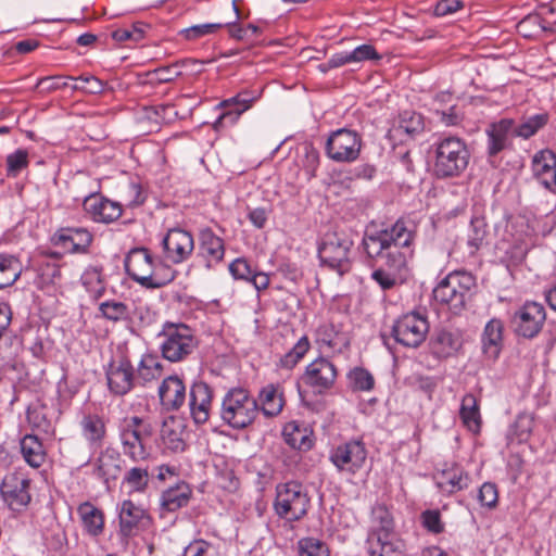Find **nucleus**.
Masks as SVG:
<instances>
[{
	"label": "nucleus",
	"instance_id": "nucleus-1",
	"mask_svg": "<svg viewBox=\"0 0 556 556\" xmlns=\"http://www.w3.org/2000/svg\"><path fill=\"white\" fill-rule=\"evenodd\" d=\"M414 241V232L406 223L399 219L393 225L377 229L367 228L363 236L362 247L366 256L380 268L403 275L406 268V253Z\"/></svg>",
	"mask_w": 556,
	"mask_h": 556
},
{
	"label": "nucleus",
	"instance_id": "nucleus-2",
	"mask_svg": "<svg viewBox=\"0 0 556 556\" xmlns=\"http://www.w3.org/2000/svg\"><path fill=\"white\" fill-rule=\"evenodd\" d=\"M433 172L438 178L459 177L467 168L470 151L464 139L456 136H445L433 143Z\"/></svg>",
	"mask_w": 556,
	"mask_h": 556
},
{
	"label": "nucleus",
	"instance_id": "nucleus-3",
	"mask_svg": "<svg viewBox=\"0 0 556 556\" xmlns=\"http://www.w3.org/2000/svg\"><path fill=\"white\" fill-rule=\"evenodd\" d=\"M374 526L367 536V551L370 556H402L404 542L394 533L393 518L386 507L374 509Z\"/></svg>",
	"mask_w": 556,
	"mask_h": 556
},
{
	"label": "nucleus",
	"instance_id": "nucleus-4",
	"mask_svg": "<svg viewBox=\"0 0 556 556\" xmlns=\"http://www.w3.org/2000/svg\"><path fill=\"white\" fill-rule=\"evenodd\" d=\"M258 413V402L247 389L232 388L223 397L220 418L235 430L248 428L255 420Z\"/></svg>",
	"mask_w": 556,
	"mask_h": 556
},
{
	"label": "nucleus",
	"instance_id": "nucleus-5",
	"mask_svg": "<svg viewBox=\"0 0 556 556\" xmlns=\"http://www.w3.org/2000/svg\"><path fill=\"white\" fill-rule=\"evenodd\" d=\"M353 244V230L336 227L323 237L318 247V257L324 265L342 275L349 270V254Z\"/></svg>",
	"mask_w": 556,
	"mask_h": 556
},
{
	"label": "nucleus",
	"instance_id": "nucleus-6",
	"mask_svg": "<svg viewBox=\"0 0 556 556\" xmlns=\"http://www.w3.org/2000/svg\"><path fill=\"white\" fill-rule=\"evenodd\" d=\"M157 337L161 354L170 363L185 361L198 346L193 329L182 323H165Z\"/></svg>",
	"mask_w": 556,
	"mask_h": 556
},
{
	"label": "nucleus",
	"instance_id": "nucleus-7",
	"mask_svg": "<svg viewBox=\"0 0 556 556\" xmlns=\"http://www.w3.org/2000/svg\"><path fill=\"white\" fill-rule=\"evenodd\" d=\"M476 287L475 277L467 271H453L444 277L433 289V298L444 304L453 314H459Z\"/></svg>",
	"mask_w": 556,
	"mask_h": 556
},
{
	"label": "nucleus",
	"instance_id": "nucleus-8",
	"mask_svg": "<svg viewBox=\"0 0 556 556\" xmlns=\"http://www.w3.org/2000/svg\"><path fill=\"white\" fill-rule=\"evenodd\" d=\"M311 498L307 490L299 481L278 483L274 509L276 514L288 521H299L308 511Z\"/></svg>",
	"mask_w": 556,
	"mask_h": 556
},
{
	"label": "nucleus",
	"instance_id": "nucleus-9",
	"mask_svg": "<svg viewBox=\"0 0 556 556\" xmlns=\"http://www.w3.org/2000/svg\"><path fill=\"white\" fill-rule=\"evenodd\" d=\"M124 266L132 280L148 289L162 288L174 279L172 271L164 278H159L154 274L153 257L146 248L130 250L125 258Z\"/></svg>",
	"mask_w": 556,
	"mask_h": 556
},
{
	"label": "nucleus",
	"instance_id": "nucleus-10",
	"mask_svg": "<svg viewBox=\"0 0 556 556\" xmlns=\"http://www.w3.org/2000/svg\"><path fill=\"white\" fill-rule=\"evenodd\" d=\"M152 429L142 418L132 416L124 419L119 427V439L124 455L132 462L146 460L149 457L147 440L151 437Z\"/></svg>",
	"mask_w": 556,
	"mask_h": 556
},
{
	"label": "nucleus",
	"instance_id": "nucleus-11",
	"mask_svg": "<svg viewBox=\"0 0 556 556\" xmlns=\"http://www.w3.org/2000/svg\"><path fill=\"white\" fill-rule=\"evenodd\" d=\"M363 138L359 132L350 128L332 130L325 144L326 155L336 163H353L359 159Z\"/></svg>",
	"mask_w": 556,
	"mask_h": 556
},
{
	"label": "nucleus",
	"instance_id": "nucleus-12",
	"mask_svg": "<svg viewBox=\"0 0 556 556\" xmlns=\"http://www.w3.org/2000/svg\"><path fill=\"white\" fill-rule=\"evenodd\" d=\"M546 312L541 303L527 301L510 318V326L517 337L533 339L542 331Z\"/></svg>",
	"mask_w": 556,
	"mask_h": 556
},
{
	"label": "nucleus",
	"instance_id": "nucleus-13",
	"mask_svg": "<svg viewBox=\"0 0 556 556\" xmlns=\"http://www.w3.org/2000/svg\"><path fill=\"white\" fill-rule=\"evenodd\" d=\"M429 331L425 316L412 312L400 317L392 327V336L396 342L406 348H418Z\"/></svg>",
	"mask_w": 556,
	"mask_h": 556
},
{
	"label": "nucleus",
	"instance_id": "nucleus-14",
	"mask_svg": "<svg viewBox=\"0 0 556 556\" xmlns=\"http://www.w3.org/2000/svg\"><path fill=\"white\" fill-rule=\"evenodd\" d=\"M118 535L124 542L150 528L152 519L148 511L130 500H125L118 506Z\"/></svg>",
	"mask_w": 556,
	"mask_h": 556
},
{
	"label": "nucleus",
	"instance_id": "nucleus-15",
	"mask_svg": "<svg viewBox=\"0 0 556 556\" xmlns=\"http://www.w3.org/2000/svg\"><path fill=\"white\" fill-rule=\"evenodd\" d=\"M329 459L339 471L354 475L365 465L367 450L362 440L353 439L334 447Z\"/></svg>",
	"mask_w": 556,
	"mask_h": 556
},
{
	"label": "nucleus",
	"instance_id": "nucleus-16",
	"mask_svg": "<svg viewBox=\"0 0 556 556\" xmlns=\"http://www.w3.org/2000/svg\"><path fill=\"white\" fill-rule=\"evenodd\" d=\"M28 489L29 479L24 473L11 472L3 478L0 492L10 508L20 511L30 502Z\"/></svg>",
	"mask_w": 556,
	"mask_h": 556
},
{
	"label": "nucleus",
	"instance_id": "nucleus-17",
	"mask_svg": "<svg viewBox=\"0 0 556 556\" xmlns=\"http://www.w3.org/2000/svg\"><path fill=\"white\" fill-rule=\"evenodd\" d=\"M110 391L118 396L129 393L136 383L135 368L127 357L112 361L106 368Z\"/></svg>",
	"mask_w": 556,
	"mask_h": 556
},
{
	"label": "nucleus",
	"instance_id": "nucleus-18",
	"mask_svg": "<svg viewBox=\"0 0 556 556\" xmlns=\"http://www.w3.org/2000/svg\"><path fill=\"white\" fill-rule=\"evenodd\" d=\"M83 206L93 222L104 224L118 219L123 212L118 202L111 201L97 191H91L85 197Z\"/></svg>",
	"mask_w": 556,
	"mask_h": 556
},
{
	"label": "nucleus",
	"instance_id": "nucleus-19",
	"mask_svg": "<svg viewBox=\"0 0 556 556\" xmlns=\"http://www.w3.org/2000/svg\"><path fill=\"white\" fill-rule=\"evenodd\" d=\"M213 402L212 388L202 380H195L189 391V409L193 422L204 425L210 419Z\"/></svg>",
	"mask_w": 556,
	"mask_h": 556
},
{
	"label": "nucleus",
	"instance_id": "nucleus-20",
	"mask_svg": "<svg viewBox=\"0 0 556 556\" xmlns=\"http://www.w3.org/2000/svg\"><path fill=\"white\" fill-rule=\"evenodd\" d=\"M162 247L165 257L175 264H179L192 254L194 242L190 232L180 228H173L163 238Z\"/></svg>",
	"mask_w": 556,
	"mask_h": 556
},
{
	"label": "nucleus",
	"instance_id": "nucleus-21",
	"mask_svg": "<svg viewBox=\"0 0 556 556\" xmlns=\"http://www.w3.org/2000/svg\"><path fill=\"white\" fill-rule=\"evenodd\" d=\"M304 382L318 394L329 390L337 379V368L325 357H319L306 366Z\"/></svg>",
	"mask_w": 556,
	"mask_h": 556
},
{
	"label": "nucleus",
	"instance_id": "nucleus-22",
	"mask_svg": "<svg viewBox=\"0 0 556 556\" xmlns=\"http://www.w3.org/2000/svg\"><path fill=\"white\" fill-rule=\"evenodd\" d=\"M159 396L167 412H177L186 402V386L177 375L168 376L159 387Z\"/></svg>",
	"mask_w": 556,
	"mask_h": 556
},
{
	"label": "nucleus",
	"instance_id": "nucleus-23",
	"mask_svg": "<svg viewBox=\"0 0 556 556\" xmlns=\"http://www.w3.org/2000/svg\"><path fill=\"white\" fill-rule=\"evenodd\" d=\"M92 235L86 228H61L54 235V243L71 253H87Z\"/></svg>",
	"mask_w": 556,
	"mask_h": 556
},
{
	"label": "nucleus",
	"instance_id": "nucleus-24",
	"mask_svg": "<svg viewBox=\"0 0 556 556\" xmlns=\"http://www.w3.org/2000/svg\"><path fill=\"white\" fill-rule=\"evenodd\" d=\"M534 176L546 188L556 186V154L548 149L536 152L532 160Z\"/></svg>",
	"mask_w": 556,
	"mask_h": 556
},
{
	"label": "nucleus",
	"instance_id": "nucleus-25",
	"mask_svg": "<svg viewBox=\"0 0 556 556\" xmlns=\"http://www.w3.org/2000/svg\"><path fill=\"white\" fill-rule=\"evenodd\" d=\"M469 475L458 465L443 469L435 477L437 486L441 492L453 494L468 488Z\"/></svg>",
	"mask_w": 556,
	"mask_h": 556
},
{
	"label": "nucleus",
	"instance_id": "nucleus-26",
	"mask_svg": "<svg viewBox=\"0 0 556 556\" xmlns=\"http://www.w3.org/2000/svg\"><path fill=\"white\" fill-rule=\"evenodd\" d=\"M83 438L91 448H101L106 438V426L103 418L97 414L84 415L80 422Z\"/></svg>",
	"mask_w": 556,
	"mask_h": 556
},
{
	"label": "nucleus",
	"instance_id": "nucleus-27",
	"mask_svg": "<svg viewBox=\"0 0 556 556\" xmlns=\"http://www.w3.org/2000/svg\"><path fill=\"white\" fill-rule=\"evenodd\" d=\"M432 354L439 358H447L455 355L463 345V341L459 334L447 331H437L430 341Z\"/></svg>",
	"mask_w": 556,
	"mask_h": 556
},
{
	"label": "nucleus",
	"instance_id": "nucleus-28",
	"mask_svg": "<svg viewBox=\"0 0 556 556\" xmlns=\"http://www.w3.org/2000/svg\"><path fill=\"white\" fill-rule=\"evenodd\" d=\"M199 251L200 254L205 258L206 266L210 268L224 258V241L211 229L206 228L200 232Z\"/></svg>",
	"mask_w": 556,
	"mask_h": 556
},
{
	"label": "nucleus",
	"instance_id": "nucleus-29",
	"mask_svg": "<svg viewBox=\"0 0 556 556\" xmlns=\"http://www.w3.org/2000/svg\"><path fill=\"white\" fill-rule=\"evenodd\" d=\"M514 126V121L503 118L497 123H493L486 129L488 135V154L494 156L505 150L508 146L509 132Z\"/></svg>",
	"mask_w": 556,
	"mask_h": 556
},
{
	"label": "nucleus",
	"instance_id": "nucleus-30",
	"mask_svg": "<svg viewBox=\"0 0 556 556\" xmlns=\"http://www.w3.org/2000/svg\"><path fill=\"white\" fill-rule=\"evenodd\" d=\"M503 321L498 318H492L484 327L482 333L483 353L492 359L497 358L503 345Z\"/></svg>",
	"mask_w": 556,
	"mask_h": 556
},
{
	"label": "nucleus",
	"instance_id": "nucleus-31",
	"mask_svg": "<svg viewBox=\"0 0 556 556\" xmlns=\"http://www.w3.org/2000/svg\"><path fill=\"white\" fill-rule=\"evenodd\" d=\"M425 129L424 117L415 111H403L399 115L397 126L389 130L390 140L400 137L402 134L413 138Z\"/></svg>",
	"mask_w": 556,
	"mask_h": 556
},
{
	"label": "nucleus",
	"instance_id": "nucleus-32",
	"mask_svg": "<svg viewBox=\"0 0 556 556\" xmlns=\"http://www.w3.org/2000/svg\"><path fill=\"white\" fill-rule=\"evenodd\" d=\"M192 491L186 482L177 483L162 493L161 506L163 510L174 513L188 505Z\"/></svg>",
	"mask_w": 556,
	"mask_h": 556
},
{
	"label": "nucleus",
	"instance_id": "nucleus-33",
	"mask_svg": "<svg viewBox=\"0 0 556 556\" xmlns=\"http://www.w3.org/2000/svg\"><path fill=\"white\" fill-rule=\"evenodd\" d=\"M282 435L286 443L292 448L308 451L313 446V432L295 421L285 426Z\"/></svg>",
	"mask_w": 556,
	"mask_h": 556
},
{
	"label": "nucleus",
	"instance_id": "nucleus-34",
	"mask_svg": "<svg viewBox=\"0 0 556 556\" xmlns=\"http://www.w3.org/2000/svg\"><path fill=\"white\" fill-rule=\"evenodd\" d=\"M78 515L83 521L85 530L92 536L102 533L104 527L103 513L89 502H85L78 506Z\"/></svg>",
	"mask_w": 556,
	"mask_h": 556
},
{
	"label": "nucleus",
	"instance_id": "nucleus-35",
	"mask_svg": "<svg viewBox=\"0 0 556 556\" xmlns=\"http://www.w3.org/2000/svg\"><path fill=\"white\" fill-rule=\"evenodd\" d=\"M21 451L26 463L39 468L46 460V451L37 435L26 434L21 441Z\"/></svg>",
	"mask_w": 556,
	"mask_h": 556
},
{
	"label": "nucleus",
	"instance_id": "nucleus-36",
	"mask_svg": "<svg viewBox=\"0 0 556 556\" xmlns=\"http://www.w3.org/2000/svg\"><path fill=\"white\" fill-rule=\"evenodd\" d=\"M258 402L260 410L267 417L277 416L283 407L282 394L275 384H267L260 391Z\"/></svg>",
	"mask_w": 556,
	"mask_h": 556
},
{
	"label": "nucleus",
	"instance_id": "nucleus-37",
	"mask_svg": "<svg viewBox=\"0 0 556 556\" xmlns=\"http://www.w3.org/2000/svg\"><path fill=\"white\" fill-rule=\"evenodd\" d=\"M459 416L464 425L471 431L478 432L480 430L481 417L477 397L467 393L463 400L459 409Z\"/></svg>",
	"mask_w": 556,
	"mask_h": 556
},
{
	"label": "nucleus",
	"instance_id": "nucleus-38",
	"mask_svg": "<svg viewBox=\"0 0 556 556\" xmlns=\"http://www.w3.org/2000/svg\"><path fill=\"white\" fill-rule=\"evenodd\" d=\"M489 228L484 217L475 216L470 220L468 230V247L471 249V254L480 250L488 243Z\"/></svg>",
	"mask_w": 556,
	"mask_h": 556
},
{
	"label": "nucleus",
	"instance_id": "nucleus-39",
	"mask_svg": "<svg viewBox=\"0 0 556 556\" xmlns=\"http://www.w3.org/2000/svg\"><path fill=\"white\" fill-rule=\"evenodd\" d=\"M22 274L18 260L13 255L0 254V289L12 286Z\"/></svg>",
	"mask_w": 556,
	"mask_h": 556
},
{
	"label": "nucleus",
	"instance_id": "nucleus-40",
	"mask_svg": "<svg viewBox=\"0 0 556 556\" xmlns=\"http://www.w3.org/2000/svg\"><path fill=\"white\" fill-rule=\"evenodd\" d=\"M118 460V457L113 452L106 451L101 454L97 460L96 475L105 483H109L110 480H115L121 471Z\"/></svg>",
	"mask_w": 556,
	"mask_h": 556
},
{
	"label": "nucleus",
	"instance_id": "nucleus-41",
	"mask_svg": "<svg viewBox=\"0 0 556 556\" xmlns=\"http://www.w3.org/2000/svg\"><path fill=\"white\" fill-rule=\"evenodd\" d=\"M161 437L166 447L173 452H182L186 447L180 425L176 424L174 419L163 424Z\"/></svg>",
	"mask_w": 556,
	"mask_h": 556
},
{
	"label": "nucleus",
	"instance_id": "nucleus-42",
	"mask_svg": "<svg viewBox=\"0 0 556 556\" xmlns=\"http://www.w3.org/2000/svg\"><path fill=\"white\" fill-rule=\"evenodd\" d=\"M81 283L87 292L93 298L99 299L105 292V283L102 278L101 269L89 267L81 275Z\"/></svg>",
	"mask_w": 556,
	"mask_h": 556
},
{
	"label": "nucleus",
	"instance_id": "nucleus-43",
	"mask_svg": "<svg viewBox=\"0 0 556 556\" xmlns=\"http://www.w3.org/2000/svg\"><path fill=\"white\" fill-rule=\"evenodd\" d=\"M99 311L105 319L114 323L126 321L130 319L129 306L124 302L115 300L102 302L99 305Z\"/></svg>",
	"mask_w": 556,
	"mask_h": 556
},
{
	"label": "nucleus",
	"instance_id": "nucleus-44",
	"mask_svg": "<svg viewBox=\"0 0 556 556\" xmlns=\"http://www.w3.org/2000/svg\"><path fill=\"white\" fill-rule=\"evenodd\" d=\"M309 341L306 336L299 339L294 346L279 359V367L291 370L304 357L309 350Z\"/></svg>",
	"mask_w": 556,
	"mask_h": 556
},
{
	"label": "nucleus",
	"instance_id": "nucleus-45",
	"mask_svg": "<svg viewBox=\"0 0 556 556\" xmlns=\"http://www.w3.org/2000/svg\"><path fill=\"white\" fill-rule=\"evenodd\" d=\"M517 30L525 38H533L551 28L539 14H529L517 24Z\"/></svg>",
	"mask_w": 556,
	"mask_h": 556
},
{
	"label": "nucleus",
	"instance_id": "nucleus-46",
	"mask_svg": "<svg viewBox=\"0 0 556 556\" xmlns=\"http://www.w3.org/2000/svg\"><path fill=\"white\" fill-rule=\"evenodd\" d=\"M548 122V115L546 113L535 114L528 117L520 125L514 129V134L517 137L529 139L534 136L541 128H543Z\"/></svg>",
	"mask_w": 556,
	"mask_h": 556
},
{
	"label": "nucleus",
	"instance_id": "nucleus-47",
	"mask_svg": "<svg viewBox=\"0 0 556 556\" xmlns=\"http://www.w3.org/2000/svg\"><path fill=\"white\" fill-rule=\"evenodd\" d=\"M163 366L155 356L143 355L138 366V379L144 383L157 379L162 375Z\"/></svg>",
	"mask_w": 556,
	"mask_h": 556
},
{
	"label": "nucleus",
	"instance_id": "nucleus-48",
	"mask_svg": "<svg viewBox=\"0 0 556 556\" xmlns=\"http://www.w3.org/2000/svg\"><path fill=\"white\" fill-rule=\"evenodd\" d=\"M350 386L355 391H371L375 387L374 376L363 367H355L348 375Z\"/></svg>",
	"mask_w": 556,
	"mask_h": 556
},
{
	"label": "nucleus",
	"instance_id": "nucleus-49",
	"mask_svg": "<svg viewBox=\"0 0 556 556\" xmlns=\"http://www.w3.org/2000/svg\"><path fill=\"white\" fill-rule=\"evenodd\" d=\"M371 279L379 285V287L383 290H391L395 286L403 282L404 277L401 274H397L392 270L383 269L377 266V268L371 273Z\"/></svg>",
	"mask_w": 556,
	"mask_h": 556
},
{
	"label": "nucleus",
	"instance_id": "nucleus-50",
	"mask_svg": "<svg viewBox=\"0 0 556 556\" xmlns=\"http://www.w3.org/2000/svg\"><path fill=\"white\" fill-rule=\"evenodd\" d=\"M230 101L236 102V104H238L240 106H237L235 110H229V111L224 112L214 123L215 129H220L227 124L228 125L236 124L238 118L240 117V115L250 108V100H247V99L239 100V98L237 97V98L231 99Z\"/></svg>",
	"mask_w": 556,
	"mask_h": 556
},
{
	"label": "nucleus",
	"instance_id": "nucleus-51",
	"mask_svg": "<svg viewBox=\"0 0 556 556\" xmlns=\"http://www.w3.org/2000/svg\"><path fill=\"white\" fill-rule=\"evenodd\" d=\"M299 556H329V551L320 540L305 538L299 541Z\"/></svg>",
	"mask_w": 556,
	"mask_h": 556
},
{
	"label": "nucleus",
	"instance_id": "nucleus-52",
	"mask_svg": "<svg viewBox=\"0 0 556 556\" xmlns=\"http://www.w3.org/2000/svg\"><path fill=\"white\" fill-rule=\"evenodd\" d=\"M28 152L18 149L7 156V175L16 177L24 168L28 166Z\"/></svg>",
	"mask_w": 556,
	"mask_h": 556
},
{
	"label": "nucleus",
	"instance_id": "nucleus-53",
	"mask_svg": "<svg viewBox=\"0 0 556 556\" xmlns=\"http://www.w3.org/2000/svg\"><path fill=\"white\" fill-rule=\"evenodd\" d=\"M124 483L128 484L131 490L142 492L149 483V472L147 468L134 467L127 471L124 477Z\"/></svg>",
	"mask_w": 556,
	"mask_h": 556
},
{
	"label": "nucleus",
	"instance_id": "nucleus-54",
	"mask_svg": "<svg viewBox=\"0 0 556 556\" xmlns=\"http://www.w3.org/2000/svg\"><path fill=\"white\" fill-rule=\"evenodd\" d=\"M533 425H534V418L531 414H528V413H521L517 416L511 429H513V434L517 438V440L519 442H525L532 429H533Z\"/></svg>",
	"mask_w": 556,
	"mask_h": 556
},
{
	"label": "nucleus",
	"instance_id": "nucleus-55",
	"mask_svg": "<svg viewBox=\"0 0 556 556\" xmlns=\"http://www.w3.org/2000/svg\"><path fill=\"white\" fill-rule=\"evenodd\" d=\"M144 25L137 23L129 28H118L112 33V38L118 42L134 41L138 42L144 37Z\"/></svg>",
	"mask_w": 556,
	"mask_h": 556
},
{
	"label": "nucleus",
	"instance_id": "nucleus-56",
	"mask_svg": "<svg viewBox=\"0 0 556 556\" xmlns=\"http://www.w3.org/2000/svg\"><path fill=\"white\" fill-rule=\"evenodd\" d=\"M68 79L84 83L81 92L86 94H101L105 88L104 81L91 74H81L78 77L68 76Z\"/></svg>",
	"mask_w": 556,
	"mask_h": 556
},
{
	"label": "nucleus",
	"instance_id": "nucleus-57",
	"mask_svg": "<svg viewBox=\"0 0 556 556\" xmlns=\"http://www.w3.org/2000/svg\"><path fill=\"white\" fill-rule=\"evenodd\" d=\"M477 498L481 506L489 509L495 508L498 502L496 484L492 482H484L479 489Z\"/></svg>",
	"mask_w": 556,
	"mask_h": 556
},
{
	"label": "nucleus",
	"instance_id": "nucleus-58",
	"mask_svg": "<svg viewBox=\"0 0 556 556\" xmlns=\"http://www.w3.org/2000/svg\"><path fill=\"white\" fill-rule=\"evenodd\" d=\"M187 62L195 63V60H182L175 62L167 66H161L153 71V75L159 83H169L175 78L181 75V72L178 68Z\"/></svg>",
	"mask_w": 556,
	"mask_h": 556
},
{
	"label": "nucleus",
	"instance_id": "nucleus-59",
	"mask_svg": "<svg viewBox=\"0 0 556 556\" xmlns=\"http://www.w3.org/2000/svg\"><path fill=\"white\" fill-rule=\"evenodd\" d=\"M224 26V24L219 23H207V24H200V25H193L191 27L185 28L180 31V34L187 39V40H194L200 37H203L208 34H213L220 29Z\"/></svg>",
	"mask_w": 556,
	"mask_h": 556
},
{
	"label": "nucleus",
	"instance_id": "nucleus-60",
	"mask_svg": "<svg viewBox=\"0 0 556 556\" xmlns=\"http://www.w3.org/2000/svg\"><path fill=\"white\" fill-rule=\"evenodd\" d=\"M68 76L66 75L47 76L40 78L36 87L41 88L45 92H53L68 87Z\"/></svg>",
	"mask_w": 556,
	"mask_h": 556
},
{
	"label": "nucleus",
	"instance_id": "nucleus-61",
	"mask_svg": "<svg viewBox=\"0 0 556 556\" xmlns=\"http://www.w3.org/2000/svg\"><path fill=\"white\" fill-rule=\"evenodd\" d=\"M424 527L431 533L439 534L444 531V523L441 520L439 510H425L421 514Z\"/></svg>",
	"mask_w": 556,
	"mask_h": 556
},
{
	"label": "nucleus",
	"instance_id": "nucleus-62",
	"mask_svg": "<svg viewBox=\"0 0 556 556\" xmlns=\"http://www.w3.org/2000/svg\"><path fill=\"white\" fill-rule=\"evenodd\" d=\"M229 271L236 279L250 281L254 269L244 258H237L229 265Z\"/></svg>",
	"mask_w": 556,
	"mask_h": 556
},
{
	"label": "nucleus",
	"instance_id": "nucleus-63",
	"mask_svg": "<svg viewBox=\"0 0 556 556\" xmlns=\"http://www.w3.org/2000/svg\"><path fill=\"white\" fill-rule=\"evenodd\" d=\"M27 419L33 428L49 433L51 431V422L40 409H29L27 412Z\"/></svg>",
	"mask_w": 556,
	"mask_h": 556
},
{
	"label": "nucleus",
	"instance_id": "nucleus-64",
	"mask_svg": "<svg viewBox=\"0 0 556 556\" xmlns=\"http://www.w3.org/2000/svg\"><path fill=\"white\" fill-rule=\"evenodd\" d=\"M351 58L354 62H363L367 60H380L376 49L371 45H362L351 51Z\"/></svg>",
	"mask_w": 556,
	"mask_h": 556
}]
</instances>
